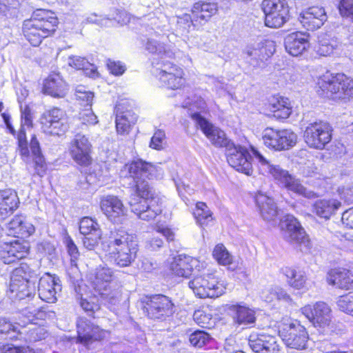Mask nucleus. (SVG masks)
I'll return each mask as SVG.
<instances>
[{
  "label": "nucleus",
  "instance_id": "nucleus-1",
  "mask_svg": "<svg viewBox=\"0 0 353 353\" xmlns=\"http://www.w3.org/2000/svg\"><path fill=\"white\" fill-rule=\"evenodd\" d=\"M156 168L142 160L133 161L124 166L122 172L132 178L134 182V193L128 201L131 211L143 221H150L162 212L161 198L155 194L146 179L153 176Z\"/></svg>",
  "mask_w": 353,
  "mask_h": 353
},
{
  "label": "nucleus",
  "instance_id": "nucleus-2",
  "mask_svg": "<svg viewBox=\"0 0 353 353\" xmlns=\"http://www.w3.org/2000/svg\"><path fill=\"white\" fill-rule=\"evenodd\" d=\"M101 246L110 261L120 268L130 266L137 257V237L123 230L111 231Z\"/></svg>",
  "mask_w": 353,
  "mask_h": 353
},
{
  "label": "nucleus",
  "instance_id": "nucleus-3",
  "mask_svg": "<svg viewBox=\"0 0 353 353\" xmlns=\"http://www.w3.org/2000/svg\"><path fill=\"white\" fill-rule=\"evenodd\" d=\"M57 24L58 19L53 12L37 10L30 19L24 21L23 32L31 45L39 46L43 39L54 32Z\"/></svg>",
  "mask_w": 353,
  "mask_h": 353
},
{
  "label": "nucleus",
  "instance_id": "nucleus-4",
  "mask_svg": "<svg viewBox=\"0 0 353 353\" xmlns=\"http://www.w3.org/2000/svg\"><path fill=\"white\" fill-rule=\"evenodd\" d=\"M254 157L260 164V169L271 174L275 180L278 181L288 190L307 199L316 197V193L307 189L301 183L299 179L289 174V172L279 165H272L256 149L252 150Z\"/></svg>",
  "mask_w": 353,
  "mask_h": 353
},
{
  "label": "nucleus",
  "instance_id": "nucleus-5",
  "mask_svg": "<svg viewBox=\"0 0 353 353\" xmlns=\"http://www.w3.org/2000/svg\"><path fill=\"white\" fill-rule=\"evenodd\" d=\"M318 85L322 94L334 100L346 99L353 97V79L344 74L323 75L319 79Z\"/></svg>",
  "mask_w": 353,
  "mask_h": 353
},
{
  "label": "nucleus",
  "instance_id": "nucleus-6",
  "mask_svg": "<svg viewBox=\"0 0 353 353\" xmlns=\"http://www.w3.org/2000/svg\"><path fill=\"white\" fill-rule=\"evenodd\" d=\"M188 286L194 294L199 298H216L225 293L226 287L223 283L212 273L202 272L193 274V278L188 283Z\"/></svg>",
  "mask_w": 353,
  "mask_h": 353
},
{
  "label": "nucleus",
  "instance_id": "nucleus-7",
  "mask_svg": "<svg viewBox=\"0 0 353 353\" xmlns=\"http://www.w3.org/2000/svg\"><path fill=\"white\" fill-rule=\"evenodd\" d=\"M261 8L268 27L280 28L289 19V8L285 0H263Z\"/></svg>",
  "mask_w": 353,
  "mask_h": 353
},
{
  "label": "nucleus",
  "instance_id": "nucleus-8",
  "mask_svg": "<svg viewBox=\"0 0 353 353\" xmlns=\"http://www.w3.org/2000/svg\"><path fill=\"white\" fill-rule=\"evenodd\" d=\"M262 139L267 147L281 151L294 146L297 136L290 130L266 128L263 131Z\"/></svg>",
  "mask_w": 353,
  "mask_h": 353
},
{
  "label": "nucleus",
  "instance_id": "nucleus-9",
  "mask_svg": "<svg viewBox=\"0 0 353 353\" xmlns=\"http://www.w3.org/2000/svg\"><path fill=\"white\" fill-rule=\"evenodd\" d=\"M174 307L172 301L168 296L161 294L146 298L143 301L142 307L148 318L161 321L174 314Z\"/></svg>",
  "mask_w": 353,
  "mask_h": 353
},
{
  "label": "nucleus",
  "instance_id": "nucleus-10",
  "mask_svg": "<svg viewBox=\"0 0 353 353\" xmlns=\"http://www.w3.org/2000/svg\"><path fill=\"white\" fill-rule=\"evenodd\" d=\"M331 127L322 121L310 123L304 132L305 143L310 148L323 150L332 139Z\"/></svg>",
  "mask_w": 353,
  "mask_h": 353
},
{
  "label": "nucleus",
  "instance_id": "nucleus-11",
  "mask_svg": "<svg viewBox=\"0 0 353 353\" xmlns=\"http://www.w3.org/2000/svg\"><path fill=\"white\" fill-rule=\"evenodd\" d=\"M192 118L210 140L211 143L215 147L225 148L226 150L234 143L228 139L225 133L223 130L213 125L199 113H193Z\"/></svg>",
  "mask_w": 353,
  "mask_h": 353
},
{
  "label": "nucleus",
  "instance_id": "nucleus-12",
  "mask_svg": "<svg viewBox=\"0 0 353 353\" xmlns=\"http://www.w3.org/2000/svg\"><path fill=\"white\" fill-rule=\"evenodd\" d=\"M92 144L88 137L77 134L71 141L69 153L75 163L81 166H88L92 163Z\"/></svg>",
  "mask_w": 353,
  "mask_h": 353
},
{
  "label": "nucleus",
  "instance_id": "nucleus-13",
  "mask_svg": "<svg viewBox=\"0 0 353 353\" xmlns=\"http://www.w3.org/2000/svg\"><path fill=\"white\" fill-rule=\"evenodd\" d=\"M248 345L254 353H279L281 342L272 335L264 332H252L248 338Z\"/></svg>",
  "mask_w": 353,
  "mask_h": 353
},
{
  "label": "nucleus",
  "instance_id": "nucleus-14",
  "mask_svg": "<svg viewBox=\"0 0 353 353\" xmlns=\"http://www.w3.org/2000/svg\"><path fill=\"white\" fill-rule=\"evenodd\" d=\"M283 236L286 241L308 247L309 238L298 220L291 214L284 216L281 223Z\"/></svg>",
  "mask_w": 353,
  "mask_h": 353
},
{
  "label": "nucleus",
  "instance_id": "nucleus-15",
  "mask_svg": "<svg viewBox=\"0 0 353 353\" xmlns=\"http://www.w3.org/2000/svg\"><path fill=\"white\" fill-rule=\"evenodd\" d=\"M282 336L288 347L300 350L307 348L309 336L305 327L299 322L285 325Z\"/></svg>",
  "mask_w": 353,
  "mask_h": 353
},
{
  "label": "nucleus",
  "instance_id": "nucleus-16",
  "mask_svg": "<svg viewBox=\"0 0 353 353\" xmlns=\"http://www.w3.org/2000/svg\"><path fill=\"white\" fill-rule=\"evenodd\" d=\"M225 150L227 161L230 166L238 172L247 175L252 174V166L250 161V155L246 148L232 143Z\"/></svg>",
  "mask_w": 353,
  "mask_h": 353
},
{
  "label": "nucleus",
  "instance_id": "nucleus-17",
  "mask_svg": "<svg viewBox=\"0 0 353 353\" xmlns=\"http://www.w3.org/2000/svg\"><path fill=\"white\" fill-rule=\"evenodd\" d=\"M301 313L314 327H325L331 322V309L324 302H316L314 305H307L301 309Z\"/></svg>",
  "mask_w": 353,
  "mask_h": 353
},
{
  "label": "nucleus",
  "instance_id": "nucleus-18",
  "mask_svg": "<svg viewBox=\"0 0 353 353\" xmlns=\"http://www.w3.org/2000/svg\"><path fill=\"white\" fill-rule=\"evenodd\" d=\"M29 250V243L22 239L2 243L0 245V260L6 264L15 263L25 258Z\"/></svg>",
  "mask_w": 353,
  "mask_h": 353
},
{
  "label": "nucleus",
  "instance_id": "nucleus-19",
  "mask_svg": "<svg viewBox=\"0 0 353 353\" xmlns=\"http://www.w3.org/2000/svg\"><path fill=\"white\" fill-rule=\"evenodd\" d=\"M100 207L107 218L115 223H121L128 212L122 201L114 195L103 197L101 200Z\"/></svg>",
  "mask_w": 353,
  "mask_h": 353
},
{
  "label": "nucleus",
  "instance_id": "nucleus-20",
  "mask_svg": "<svg viewBox=\"0 0 353 353\" xmlns=\"http://www.w3.org/2000/svg\"><path fill=\"white\" fill-rule=\"evenodd\" d=\"M157 76L170 89H179L184 84L183 70L172 63H164Z\"/></svg>",
  "mask_w": 353,
  "mask_h": 353
},
{
  "label": "nucleus",
  "instance_id": "nucleus-21",
  "mask_svg": "<svg viewBox=\"0 0 353 353\" xmlns=\"http://www.w3.org/2000/svg\"><path fill=\"white\" fill-rule=\"evenodd\" d=\"M77 328L79 341L84 345H88L92 341H100L105 337L104 331L83 317L78 319Z\"/></svg>",
  "mask_w": 353,
  "mask_h": 353
},
{
  "label": "nucleus",
  "instance_id": "nucleus-22",
  "mask_svg": "<svg viewBox=\"0 0 353 353\" xmlns=\"http://www.w3.org/2000/svg\"><path fill=\"white\" fill-rule=\"evenodd\" d=\"M327 17L323 7L312 6L303 10L299 20L308 30H314L321 27L327 21Z\"/></svg>",
  "mask_w": 353,
  "mask_h": 353
},
{
  "label": "nucleus",
  "instance_id": "nucleus-23",
  "mask_svg": "<svg viewBox=\"0 0 353 353\" xmlns=\"http://www.w3.org/2000/svg\"><path fill=\"white\" fill-rule=\"evenodd\" d=\"M61 287L59 279L50 274H46L40 278L38 284L39 296L48 303H54L57 301L56 294L61 291Z\"/></svg>",
  "mask_w": 353,
  "mask_h": 353
},
{
  "label": "nucleus",
  "instance_id": "nucleus-24",
  "mask_svg": "<svg viewBox=\"0 0 353 353\" xmlns=\"http://www.w3.org/2000/svg\"><path fill=\"white\" fill-rule=\"evenodd\" d=\"M199 261L189 256L178 255L174 257L170 263V270L172 274L188 278L196 272L194 267H196Z\"/></svg>",
  "mask_w": 353,
  "mask_h": 353
},
{
  "label": "nucleus",
  "instance_id": "nucleus-25",
  "mask_svg": "<svg viewBox=\"0 0 353 353\" xmlns=\"http://www.w3.org/2000/svg\"><path fill=\"white\" fill-rule=\"evenodd\" d=\"M284 44L290 54L299 56L309 48V35L301 32H292L285 37Z\"/></svg>",
  "mask_w": 353,
  "mask_h": 353
},
{
  "label": "nucleus",
  "instance_id": "nucleus-26",
  "mask_svg": "<svg viewBox=\"0 0 353 353\" xmlns=\"http://www.w3.org/2000/svg\"><path fill=\"white\" fill-rule=\"evenodd\" d=\"M273 43L270 41H261L259 43L248 46L245 53L250 59L251 63L258 66L273 54L271 48Z\"/></svg>",
  "mask_w": 353,
  "mask_h": 353
},
{
  "label": "nucleus",
  "instance_id": "nucleus-27",
  "mask_svg": "<svg viewBox=\"0 0 353 353\" xmlns=\"http://www.w3.org/2000/svg\"><path fill=\"white\" fill-rule=\"evenodd\" d=\"M137 121V114L132 110H124L123 104L116 106V128L120 134L129 133L132 125Z\"/></svg>",
  "mask_w": 353,
  "mask_h": 353
},
{
  "label": "nucleus",
  "instance_id": "nucleus-28",
  "mask_svg": "<svg viewBox=\"0 0 353 353\" xmlns=\"http://www.w3.org/2000/svg\"><path fill=\"white\" fill-rule=\"evenodd\" d=\"M329 284L342 290H351L353 288V274L345 269H332L327 276Z\"/></svg>",
  "mask_w": 353,
  "mask_h": 353
},
{
  "label": "nucleus",
  "instance_id": "nucleus-29",
  "mask_svg": "<svg viewBox=\"0 0 353 353\" xmlns=\"http://www.w3.org/2000/svg\"><path fill=\"white\" fill-rule=\"evenodd\" d=\"M68 90V85L63 81L59 73H52L50 74L44 82V92L53 97H64Z\"/></svg>",
  "mask_w": 353,
  "mask_h": 353
},
{
  "label": "nucleus",
  "instance_id": "nucleus-30",
  "mask_svg": "<svg viewBox=\"0 0 353 353\" xmlns=\"http://www.w3.org/2000/svg\"><path fill=\"white\" fill-rule=\"evenodd\" d=\"M228 310L233 323L237 325L247 326L255 323V312L248 307L232 305Z\"/></svg>",
  "mask_w": 353,
  "mask_h": 353
},
{
  "label": "nucleus",
  "instance_id": "nucleus-31",
  "mask_svg": "<svg viewBox=\"0 0 353 353\" xmlns=\"http://www.w3.org/2000/svg\"><path fill=\"white\" fill-rule=\"evenodd\" d=\"M255 202L259 214L263 220L270 221L276 217L278 214L277 206L272 198L259 193L255 196Z\"/></svg>",
  "mask_w": 353,
  "mask_h": 353
},
{
  "label": "nucleus",
  "instance_id": "nucleus-32",
  "mask_svg": "<svg viewBox=\"0 0 353 353\" xmlns=\"http://www.w3.org/2000/svg\"><path fill=\"white\" fill-rule=\"evenodd\" d=\"M9 235L20 236L21 239L28 237L34 231V226L28 222L25 221V217L22 215L15 216L7 225Z\"/></svg>",
  "mask_w": 353,
  "mask_h": 353
},
{
  "label": "nucleus",
  "instance_id": "nucleus-33",
  "mask_svg": "<svg viewBox=\"0 0 353 353\" xmlns=\"http://www.w3.org/2000/svg\"><path fill=\"white\" fill-rule=\"evenodd\" d=\"M218 11L217 3L213 2L199 1L195 3L192 8L194 20L198 23L203 24L208 21Z\"/></svg>",
  "mask_w": 353,
  "mask_h": 353
},
{
  "label": "nucleus",
  "instance_id": "nucleus-34",
  "mask_svg": "<svg viewBox=\"0 0 353 353\" xmlns=\"http://www.w3.org/2000/svg\"><path fill=\"white\" fill-rule=\"evenodd\" d=\"M19 198L10 190H0V221L4 220L18 208Z\"/></svg>",
  "mask_w": 353,
  "mask_h": 353
},
{
  "label": "nucleus",
  "instance_id": "nucleus-35",
  "mask_svg": "<svg viewBox=\"0 0 353 353\" xmlns=\"http://www.w3.org/2000/svg\"><path fill=\"white\" fill-rule=\"evenodd\" d=\"M341 206L336 199H321L312 205V212L321 218L328 219Z\"/></svg>",
  "mask_w": 353,
  "mask_h": 353
},
{
  "label": "nucleus",
  "instance_id": "nucleus-36",
  "mask_svg": "<svg viewBox=\"0 0 353 353\" xmlns=\"http://www.w3.org/2000/svg\"><path fill=\"white\" fill-rule=\"evenodd\" d=\"M341 44L334 38L323 34L319 37L318 53L321 56H330L341 49Z\"/></svg>",
  "mask_w": 353,
  "mask_h": 353
},
{
  "label": "nucleus",
  "instance_id": "nucleus-37",
  "mask_svg": "<svg viewBox=\"0 0 353 353\" xmlns=\"http://www.w3.org/2000/svg\"><path fill=\"white\" fill-rule=\"evenodd\" d=\"M282 272L287 278L288 283L291 287L299 290L305 286L306 276L304 272L290 267L283 268Z\"/></svg>",
  "mask_w": 353,
  "mask_h": 353
},
{
  "label": "nucleus",
  "instance_id": "nucleus-38",
  "mask_svg": "<svg viewBox=\"0 0 353 353\" xmlns=\"http://www.w3.org/2000/svg\"><path fill=\"white\" fill-rule=\"evenodd\" d=\"M261 297L268 303L273 302L275 300L290 302L292 301L290 296L285 290L279 287L273 286L263 290Z\"/></svg>",
  "mask_w": 353,
  "mask_h": 353
},
{
  "label": "nucleus",
  "instance_id": "nucleus-39",
  "mask_svg": "<svg viewBox=\"0 0 353 353\" xmlns=\"http://www.w3.org/2000/svg\"><path fill=\"white\" fill-rule=\"evenodd\" d=\"M113 278V271L107 266H100L96 268L94 278L92 281L94 288L101 291L105 289V284L110 283Z\"/></svg>",
  "mask_w": 353,
  "mask_h": 353
},
{
  "label": "nucleus",
  "instance_id": "nucleus-40",
  "mask_svg": "<svg viewBox=\"0 0 353 353\" xmlns=\"http://www.w3.org/2000/svg\"><path fill=\"white\" fill-rule=\"evenodd\" d=\"M31 269L27 263H21L12 272L10 282L12 287L19 286L29 282L31 277Z\"/></svg>",
  "mask_w": 353,
  "mask_h": 353
},
{
  "label": "nucleus",
  "instance_id": "nucleus-41",
  "mask_svg": "<svg viewBox=\"0 0 353 353\" xmlns=\"http://www.w3.org/2000/svg\"><path fill=\"white\" fill-rule=\"evenodd\" d=\"M194 321L201 327L211 329L215 325V319L206 310L199 309L193 314Z\"/></svg>",
  "mask_w": 353,
  "mask_h": 353
},
{
  "label": "nucleus",
  "instance_id": "nucleus-42",
  "mask_svg": "<svg viewBox=\"0 0 353 353\" xmlns=\"http://www.w3.org/2000/svg\"><path fill=\"white\" fill-rule=\"evenodd\" d=\"M193 214L196 222L201 226L212 220V214L205 203H197Z\"/></svg>",
  "mask_w": 353,
  "mask_h": 353
},
{
  "label": "nucleus",
  "instance_id": "nucleus-43",
  "mask_svg": "<svg viewBox=\"0 0 353 353\" xmlns=\"http://www.w3.org/2000/svg\"><path fill=\"white\" fill-rule=\"evenodd\" d=\"M79 232L82 235H86L94 232H101V230L96 221L85 216L82 218L79 222Z\"/></svg>",
  "mask_w": 353,
  "mask_h": 353
},
{
  "label": "nucleus",
  "instance_id": "nucleus-44",
  "mask_svg": "<svg viewBox=\"0 0 353 353\" xmlns=\"http://www.w3.org/2000/svg\"><path fill=\"white\" fill-rule=\"evenodd\" d=\"M212 254L219 264L227 265L232 263V256L223 244L216 245Z\"/></svg>",
  "mask_w": 353,
  "mask_h": 353
},
{
  "label": "nucleus",
  "instance_id": "nucleus-45",
  "mask_svg": "<svg viewBox=\"0 0 353 353\" xmlns=\"http://www.w3.org/2000/svg\"><path fill=\"white\" fill-rule=\"evenodd\" d=\"M212 339V338L208 333L201 330H196L189 336L190 343L197 347L204 346L211 341Z\"/></svg>",
  "mask_w": 353,
  "mask_h": 353
},
{
  "label": "nucleus",
  "instance_id": "nucleus-46",
  "mask_svg": "<svg viewBox=\"0 0 353 353\" xmlns=\"http://www.w3.org/2000/svg\"><path fill=\"white\" fill-rule=\"evenodd\" d=\"M64 118L54 122H50L47 125H42L43 131L49 134L60 136L64 133L68 128L67 124L64 122Z\"/></svg>",
  "mask_w": 353,
  "mask_h": 353
},
{
  "label": "nucleus",
  "instance_id": "nucleus-47",
  "mask_svg": "<svg viewBox=\"0 0 353 353\" xmlns=\"http://www.w3.org/2000/svg\"><path fill=\"white\" fill-rule=\"evenodd\" d=\"M75 95L77 99L80 101L81 105L91 107L94 98V93L92 92L86 90L84 86L79 85L76 88Z\"/></svg>",
  "mask_w": 353,
  "mask_h": 353
},
{
  "label": "nucleus",
  "instance_id": "nucleus-48",
  "mask_svg": "<svg viewBox=\"0 0 353 353\" xmlns=\"http://www.w3.org/2000/svg\"><path fill=\"white\" fill-rule=\"evenodd\" d=\"M32 154L35 159V163L37 165H39L41 168L44 166V161L41 154L40 145L36 135H32L31 141L29 144Z\"/></svg>",
  "mask_w": 353,
  "mask_h": 353
},
{
  "label": "nucleus",
  "instance_id": "nucleus-49",
  "mask_svg": "<svg viewBox=\"0 0 353 353\" xmlns=\"http://www.w3.org/2000/svg\"><path fill=\"white\" fill-rule=\"evenodd\" d=\"M48 335L47 330L43 326L34 325L27 332V339L30 342H37L45 339Z\"/></svg>",
  "mask_w": 353,
  "mask_h": 353
},
{
  "label": "nucleus",
  "instance_id": "nucleus-50",
  "mask_svg": "<svg viewBox=\"0 0 353 353\" xmlns=\"http://www.w3.org/2000/svg\"><path fill=\"white\" fill-rule=\"evenodd\" d=\"M17 139L20 154L25 158H28L30 154V150L26 139V128L21 126V128L18 132Z\"/></svg>",
  "mask_w": 353,
  "mask_h": 353
},
{
  "label": "nucleus",
  "instance_id": "nucleus-51",
  "mask_svg": "<svg viewBox=\"0 0 353 353\" xmlns=\"http://www.w3.org/2000/svg\"><path fill=\"white\" fill-rule=\"evenodd\" d=\"M63 112L59 108H52L45 113L41 117V125H47L50 122H54L63 119Z\"/></svg>",
  "mask_w": 353,
  "mask_h": 353
},
{
  "label": "nucleus",
  "instance_id": "nucleus-52",
  "mask_svg": "<svg viewBox=\"0 0 353 353\" xmlns=\"http://www.w3.org/2000/svg\"><path fill=\"white\" fill-rule=\"evenodd\" d=\"M340 310L353 315V294L341 296L337 301Z\"/></svg>",
  "mask_w": 353,
  "mask_h": 353
},
{
  "label": "nucleus",
  "instance_id": "nucleus-53",
  "mask_svg": "<svg viewBox=\"0 0 353 353\" xmlns=\"http://www.w3.org/2000/svg\"><path fill=\"white\" fill-rule=\"evenodd\" d=\"M102 21H105L104 26L113 25L114 22L123 24L128 21V17L124 11L115 10L114 13L110 14L108 17L104 18Z\"/></svg>",
  "mask_w": 353,
  "mask_h": 353
},
{
  "label": "nucleus",
  "instance_id": "nucleus-54",
  "mask_svg": "<svg viewBox=\"0 0 353 353\" xmlns=\"http://www.w3.org/2000/svg\"><path fill=\"white\" fill-rule=\"evenodd\" d=\"M101 235L102 232H94L90 234L83 235L82 243L83 246L88 250H93L98 245Z\"/></svg>",
  "mask_w": 353,
  "mask_h": 353
},
{
  "label": "nucleus",
  "instance_id": "nucleus-55",
  "mask_svg": "<svg viewBox=\"0 0 353 353\" xmlns=\"http://www.w3.org/2000/svg\"><path fill=\"white\" fill-rule=\"evenodd\" d=\"M145 50L152 54L158 55H163L166 53L165 45L153 39L147 40Z\"/></svg>",
  "mask_w": 353,
  "mask_h": 353
},
{
  "label": "nucleus",
  "instance_id": "nucleus-56",
  "mask_svg": "<svg viewBox=\"0 0 353 353\" xmlns=\"http://www.w3.org/2000/svg\"><path fill=\"white\" fill-rule=\"evenodd\" d=\"M64 242L67 247L68 252L71 258V264L77 266V261L79 256V252L77 245L70 236L65 237Z\"/></svg>",
  "mask_w": 353,
  "mask_h": 353
},
{
  "label": "nucleus",
  "instance_id": "nucleus-57",
  "mask_svg": "<svg viewBox=\"0 0 353 353\" xmlns=\"http://www.w3.org/2000/svg\"><path fill=\"white\" fill-rule=\"evenodd\" d=\"M94 300L95 298H90V300L85 299H81V307L89 316H94V313L100 310V305Z\"/></svg>",
  "mask_w": 353,
  "mask_h": 353
},
{
  "label": "nucleus",
  "instance_id": "nucleus-58",
  "mask_svg": "<svg viewBox=\"0 0 353 353\" xmlns=\"http://www.w3.org/2000/svg\"><path fill=\"white\" fill-rule=\"evenodd\" d=\"M68 64L77 70H88L91 64L83 57L71 56L68 58Z\"/></svg>",
  "mask_w": 353,
  "mask_h": 353
},
{
  "label": "nucleus",
  "instance_id": "nucleus-59",
  "mask_svg": "<svg viewBox=\"0 0 353 353\" xmlns=\"http://www.w3.org/2000/svg\"><path fill=\"white\" fill-rule=\"evenodd\" d=\"M165 138V134L164 131L161 130H157L151 139L150 146L155 150H161Z\"/></svg>",
  "mask_w": 353,
  "mask_h": 353
},
{
  "label": "nucleus",
  "instance_id": "nucleus-60",
  "mask_svg": "<svg viewBox=\"0 0 353 353\" xmlns=\"http://www.w3.org/2000/svg\"><path fill=\"white\" fill-rule=\"evenodd\" d=\"M198 23L194 19V14H183L177 17V24L184 29L190 28L191 26H196Z\"/></svg>",
  "mask_w": 353,
  "mask_h": 353
},
{
  "label": "nucleus",
  "instance_id": "nucleus-61",
  "mask_svg": "<svg viewBox=\"0 0 353 353\" xmlns=\"http://www.w3.org/2000/svg\"><path fill=\"white\" fill-rule=\"evenodd\" d=\"M339 9L342 16H353V0H341Z\"/></svg>",
  "mask_w": 353,
  "mask_h": 353
},
{
  "label": "nucleus",
  "instance_id": "nucleus-62",
  "mask_svg": "<svg viewBox=\"0 0 353 353\" xmlns=\"http://www.w3.org/2000/svg\"><path fill=\"white\" fill-rule=\"evenodd\" d=\"M18 326L12 324L6 319H0V332L2 334L19 333Z\"/></svg>",
  "mask_w": 353,
  "mask_h": 353
},
{
  "label": "nucleus",
  "instance_id": "nucleus-63",
  "mask_svg": "<svg viewBox=\"0 0 353 353\" xmlns=\"http://www.w3.org/2000/svg\"><path fill=\"white\" fill-rule=\"evenodd\" d=\"M80 119L83 124H95L97 121V116L93 113L91 108L83 110L80 113Z\"/></svg>",
  "mask_w": 353,
  "mask_h": 353
},
{
  "label": "nucleus",
  "instance_id": "nucleus-64",
  "mask_svg": "<svg viewBox=\"0 0 353 353\" xmlns=\"http://www.w3.org/2000/svg\"><path fill=\"white\" fill-rule=\"evenodd\" d=\"M107 65L110 72L114 75H121L125 70V66L123 65L119 61L116 62L109 60Z\"/></svg>",
  "mask_w": 353,
  "mask_h": 353
}]
</instances>
